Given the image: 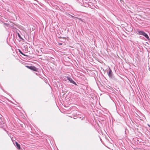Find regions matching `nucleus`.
Masks as SVG:
<instances>
[{
	"label": "nucleus",
	"instance_id": "obj_1",
	"mask_svg": "<svg viewBox=\"0 0 150 150\" xmlns=\"http://www.w3.org/2000/svg\"><path fill=\"white\" fill-rule=\"evenodd\" d=\"M138 32L139 35H142L146 37L148 40H149V38L148 35L145 32L142 31H139Z\"/></svg>",
	"mask_w": 150,
	"mask_h": 150
},
{
	"label": "nucleus",
	"instance_id": "obj_5",
	"mask_svg": "<svg viewBox=\"0 0 150 150\" xmlns=\"http://www.w3.org/2000/svg\"><path fill=\"white\" fill-rule=\"evenodd\" d=\"M16 146H17V148L18 149H20V145L17 142H16Z\"/></svg>",
	"mask_w": 150,
	"mask_h": 150
},
{
	"label": "nucleus",
	"instance_id": "obj_4",
	"mask_svg": "<svg viewBox=\"0 0 150 150\" xmlns=\"http://www.w3.org/2000/svg\"><path fill=\"white\" fill-rule=\"evenodd\" d=\"M67 78L71 83L74 84L76 85V84L75 83V82L71 78L69 77H67Z\"/></svg>",
	"mask_w": 150,
	"mask_h": 150
},
{
	"label": "nucleus",
	"instance_id": "obj_6",
	"mask_svg": "<svg viewBox=\"0 0 150 150\" xmlns=\"http://www.w3.org/2000/svg\"><path fill=\"white\" fill-rule=\"evenodd\" d=\"M18 36L19 37V38H20L21 39H22L20 34L19 33H18Z\"/></svg>",
	"mask_w": 150,
	"mask_h": 150
},
{
	"label": "nucleus",
	"instance_id": "obj_7",
	"mask_svg": "<svg viewBox=\"0 0 150 150\" xmlns=\"http://www.w3.org/2000/svg\"><path fill=\"white\" fill-rule=\"evenodd\" d=\"M20 51V52L21 53V54H23V53L22 52H21Z\"/></svg>",
	"mask_w": 150,
	"mask_h": 150
},
{
	"label": "nucleus",
	"instance_id": "obj_3",
	"mask_svg": "<svg viewBox=\"0 0 150 150\" xmlns=\"http://www.w3.org/2000/svg\"><path fill=\"white\" fill-rule=\"evenodd\" d=\"M108 75L109 77L110 78H112V71L110 69L109 71V73H108Z\"/></svg>",
	"mask_w": 150,
	"mask_h": 150
},
{
	"label": "nucleus",
	"instance_id": "obj_2",
	"mask_svg": "<svg viewBox=\"0 0 150 150\" xmlns=\"http://www.w3.org/2000/svg\"><path fill=\"white\" fill-rule=\"evenodd\" d=\"M25 67H26L28 68L33 70V71H38V69L35 67L34 66H25Z\"/></svg>",
	"mask_w": 150,
	"mask_h": 150
},
{
	"label": "nucleus",
	"instance_id": "obj_8",
	"mask_svg": "<svg viewBox=\"0 0 150 150\" xmlns=\"http://www.w3.org/2000/svg\"><path fill=\"white\" fill-rule=\"evenodd\" d=\"M120 1H123V0H120Z\"/></svg>",
	"mask_w": 150,
	"mask_h": 150
}]
</instances>
